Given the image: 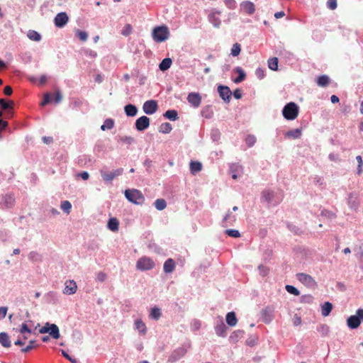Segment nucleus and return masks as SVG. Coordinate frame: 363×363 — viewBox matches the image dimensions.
<instances>
[{"label": "nucleus", "mask_w": 363, "mask_h": 363, "mask_svg": "<svg viewBox=\"0 0 363 363\" xmlns=\"http://www.w3.org/2000/svg\"><path fill=\"white\" fill-rule=\"evenodd\" d=\"M263 197L265 199L266 201L268 202H270L272 201L274 197V192L271 191H264L262 194Z\"/></svg>", "instance_id": "obj_46"}, {"label": "nucleus", "mask_w": 363, "mask_h": 363, "mask_svg": "<svg viewBox=\"0 0 363 363\" xmlns=\"http://www.w3.org/2000/svg\"><path fill=\"white\" fill-rule=\"evenodd\" d=\"M106 279V274L104 272H99L96 276V279L99 281L103 282Z\"/></svg>", "instance_id": "obj_57"}, {"label": "nucleus", "mask_w": 363, "mask_h": 363, "mask_svg": "<svg viewBox=\"0 0 363 363\" xmlns=\"http://www.w3.org/2000/svg\"><path fill=\"white\" fill-rule=\"evenodd\" d=\"M135 325L137 330H138L140 333H143V334L145 333L146 326L142 320H136L135 322Z\"/></svg>", "instance_id": "obj_37"}, {"label": "nucleus", "mask_w": 363, "mask_h": 363, "mask_svg": "<svg viewBox=\"0 0 363 363\" xmlns=\"http://www.w3.org/2000/svg\"><path fill=\"white\" fill-rule=\"evenodd\" d=\"M255 74L258 79H262L265 76L264 70L262 68H257L255 71Z\"/></svg>", "instance_id": "obj_55"}, {"label": "nucleus", "mask_w": 363, "mask_h": 363, "mask_svg": "<svg viewBox=\"0 0 363 363\" xmlns=\"http://www.w3.org/2000/svg\"><path fill=\"white\" fill-rule=\"evenodd\" d=\"M0 105L4 110H8L7 111V116L6 118H11L13 116V112L11 110L13 108L14 102L13 101H9V102H6L4 99H0Z\"/></svg>", "instance_id": "obj_14"}, {"label": "nucleus", "mask_w": 363, "mask_h": 363, "mask_svg": "<svg viewBox=\"0 0 363 363\" xmlns=\"http://www.w3.org/2000/svg\"><path fill=\"white\" fill-rule=\"evenodd\" d=\"M225 233L232 238H239L240 237V233L238 230H227Z\"/></svg>", "instance_id": "obj_50"}, {"label": "nucleus", "mask_w": 363, "mask_h": 363, "mask_svg": "<svg viewBox=\"0 0 363 363\" xmlns=\"http://www.w3.org/2000/svg\"><path fill=\"white\" fill-rule=\"evenodd\" d=\"M28 38L33 41H40L41 35L35 30H29L27 34Z\"/></svg>", "instance_id": "obj_33"}, {"label": "nucleus", "mask_w": 363, "mask_h": 363, "mask_svg": "<svg viewBox=\"0 0 363 363\" xmlns=\"http://www.w3.org/2000/svg\"><path fill=\"white\" fill-rule=\"evenodd\" d=\"M125 196L130 202L137 205H142L145 201L144 196L138 189H127Z\"/></svg>", "instance_id": "obj_2"}, {"label": "nucleus", "mask_w": 363, "mask_h": 363, "mask_svg": "<svg viewBox=\"0 0 363 363\" xmlns=\"http://www.w3.org/2000/svg\"><path fill=\"white\" fill-rule=\"evenodd\" d=\"M114 125V121L113 119L108 118L106 119L104 124L101 126V129L102 130H106V129H111Z\"/></svg>", "instance_id": "obj_36"}, {"label": "nucleus", "mask_w": 363, "mask_h": 363, "mask_svg": "<svg viewBox=\"0 0 363 363\" xmlns=\"http://www.w3.org/2000/svg\"><path fill=\"white\" fill-rule=\"evenodd\" d=\"M188 102L194 108L200 106L201 102V97L199 93L191 92L187 96Z\"/></svg>", "instance_id": "obj_12"}, {"label": "nucleus", "mask_w": 363, "mask_h": 363, "mask_svg": "<svg viewBox=\"0 0 363 363\" xmlns=\"http://www.w3.org/2000/svg\"><path fill=\"white\" fill-rule=\"evenodd\" d=\"M155 267L154 261L147 257H143L140 258L136 263V267L141 271L150 270Z\"/></svg>", "instance_id": "obj_5"}, {"label": "nucleus", "mask_w": 363, "mask_h": 363, "mask_svg": "<svg viewBox=\"0 0 363 363\" xmlns=\"http://www.w3.org/2000/svg\"><path fill=\"white\" fill-rule=\"evenodd\" d=\"M245 142L248 147H252L256 143V138L254 135H249L245 138Z\"/></svg>", "instance_id": "obj_44"}, {"label": "nucleus", "mask_w": 363, "mask_h": 363, "mask_svg": "<svg viewBox=\"0 0 363 363\" xmlns=\"http://www.w3.org/2000/svg\"><path fill=\"white\" fill-rule=\"evenodd\" d=\"M63 293L67 295L74 294L77 290V283L74 280H67L65 283Z\"/></svg>", "instance_id": "obj_11"}, {"label": "nucleus", "mask_w": 363, "mask_h": 363, "mask_svg": "<svg viewBox=\"0 0 363 363\" xmlns=\"http://www.w3.org/2000/svg\"><path fill=\"white\" fill-rule=\"evenodd\" d=\"M333 309V305L330 302H325L322 306L321 314L323 316H328Z\"/></svg>", "instance_id": "obj_29"}, {"label": "nucleus", "mask_w": 363, "mask_h": 363, "mask_svg": "<svg viewBox=\"0 0 363 363\" xmlns=\"http://www.w3.org/2000/svg\"><path fill=\"white\" fill-rule=\"evenodd\" d=\"M164 116L171 121H176L178 119V113L175 110H168L164 114Z\"/></svg>", "instance_id": "obj_31"}, {"label": "nucleus", "mask_w": 363, "mask_h": 363, "mask_svg": "<svg viewBox=\"0 0 363 363\" xmlns=\"http://www.w3.org/2000/svg\"><path fill=\"white\" fill-rule=\"evenodd\" d=\"M241 51V46L239 43H235L231 48V55L233 57H237L240 55Z\"/></svg>", "instance_id": "obj_39"}, {"label": "nucleus", "mask_w": 363, "mask_h": 363, "mask_svg": "<svg viewBox=\"0 0 363 363\" xmlns=\"http://www.w3.org/2000/svg\"><path fill=\"white\" fill-rule=\"evenodd\" d=\"M125 113L128 116H135L138 113V108L133 104H128L124 108Z\"/></svg>", "instance_id": "obj_20"}, {"label": "nucleus", "mask_w": 363, "mask_h": 363, "mask_svg": "<svg viewBox=\"0 0 363 363\" xmlns=\"http://www.w3.org/2000/svg\"><path fill=\"white\" fill-rule=\"evenodd\" d=\"M119 222L116 218H111L108 222V228L113 232L118 230Z\"/></svg>", "instance_id": "obj_24"}, {"label": "nucleus", "mask_w": 363, "mask_h": 363, "mask_svg": "<svg viewBox=\"0 0 363 363\" xmlns=\"http://www.w3.org/2000/svg\"><path fill=\"white\" fill-rule=\"evenodd\" d=\"M218 91L220 96L227 102H229L231 99L232 92L228 86H219L218 87Z\"/></svg>", "instance_id": "obj_13"}, {"label": "nucleus", "mask_w": 363, "mask_h": 363, "mask_svg": "<svg viewBox=\"0 0 363 363\" xmlns=\"http://www.w3.org/2000/svg\"><path fill=\"white\" fill-rule=\"evenodd\" d=\"M238 320L234 312H229L226 315V323L230 326H235Z\"/></svg>", "instance_id": "obj_22"}, {"label": "nucleus", "mask_w": 363, "mask_h": 363, "mask_svg": "<svg viewBox=\"0 0 363 363\" xmlns=\"http://www.w3.org/2000/svg\"><path fill=\"white\" fill-rule=\"evenodd\" d=\"M259 273L262 276L264 277L268 274L269 269L262 265L259 266Z\"/></svg>", "instance_id": "obj_59"}, {"label": "nucleus", "mask_w": 363, "mask_h": 363, "mask_svg": "<svg viewBox=\"0 0 363 363\" xmlns=\"http://www.w3.org/2000/svg\"><path fill=\"white\" fill-rule=\"evenodd\" d=\"M49 326H50V323H47L44 326H43L40 330H39V333H41V334H44V333H48L50 330H49Z\"/></svg>", "instance_id": "obj_56"}, {"label": "nucleus", "mask_w": 363, "mask_h": 363, "mask_svg": "<svg viewBox=\"0 0 363 363\" xmlns=\"http://www.w3.org/2000/svg\"><path fill=\"white\" fill-rule=\"evenodd\" d=\"M234 97L237 99H240L242 96V94L240 89H237L233 92Z\"/></svg>", "instance_id": "obj_62"}, {"label": "nucleus", "mask_w": 363, "mask_h": 363, "mask_svg": "<svg viewBox=\"0 0 363 363\" xmlns=\"http://www.w3.org/2000/svg\"><path fill=\"white\" fill-rule=\"evenodd\" d=\"M32 323L31 321L23 323L22 325H21V328L18 330V332L21 335L31 334L33 333H35V330H32V329L30 328V327L29 325V323ZM36 328L37 327H35V329H36Z\"/></svg>", "instance_id": "obj_18"}, {"label": "nucleus", "mask_w": 363, "mask_h": 363, "mask_svg": "<svg viewBox=\"0 0 363 363\" xmlns=\"http://www.w3.org/2000/svg\"><path fill=\"white\" fill-rule=\"evenodd\" d=\"M172 61L170 58H164L160 64L159 68L162 71L167 70L172 65Z\"/></svg>", "instance_id": "obj_28"}, {"label": "nucleus", "mask_w": 363, "mask_h": 363, "mask_svg": "<svg viewBox=\"0 0 363 363\" xmlns=\"http://www.w3.org/2000/svg\"><path fill=\"white\" fill-rule=\"evenodd\" d=\"M347 203L350 208L354 210H357L359 206L358 198L354 194H350Z\"/></svg>", "instance_id": "obj_16"}, {"label": "nucleus", "mask_w": 363, "mask_h": 363, "mask_svg": "<svg viewBox=\"0 0 363 363\" xmlns=\"http://www.w3.org/2000/svg\"><path fill=\"white\" fill-rule=\"evenodd\" d=\"M84 180H87L89 178V174L87 172H82L77 174Z\"/></svg>", "instance_id": "obj_64"}, {"label": "nucleus", "mask_w": 363, "mask_h": 363, "mask_svg": "<svg viewBox=\"0 0 363 363\" xmlns=\"http://www.w3.org/2000/svg\"><path fill=\"white\" fill-rule=\"evenodd\" d=\"M60 207L62 211L69 214L72 208V204L69 201H64L61 203Z\"/></svg>", "instance_id": "obj_38"}, {"label": "nucleus", "mask_w": 363, "mask_h": 363, "mask_svg": "<svg viewBox=\"0 0 363 363\" xmlns=\"http://www.w3.org/2000/svg\"><path fill=\"white\" fill-rule=\"evenodd\" d=\"M157 108V103L155 100H149L145 101L143 106V111L148 115H151L155 113Z\"/></svg>", "instance_id": "obj_8"}, {"label": "nucleus", "mask_w": 363, "mask_h": 363, "mask_svg": "<svg viewBox=\"0 0 363 363\" xmlns=\"http://www.w3.org/2000/svg\"><path fill=\"white\" fill-rule=\"evenodd\" d=\"M7 307H0V319L4 318L7 313Z\"/></svg>", "instance_id": "obj_61"}, {"label": "nucleus", "mask_w": 363, "mask_h": 363, "mask_svg": "<svg viewBox=\"0 0 363 363\" xmlns=\"http://www.w3.org/2000/svg\"><path fill=\"white\" fill-rule=\"evenodd\" d=\"M202 115L206 118H210L213 116V111L207 107L202 111Z\"/></svg>", "instance_id": "obj_54"}, {"label": "nucleus", "mask_w": 363, "mask_h": 363, "mask_svg": "<svg viewBox=\"0 0 363 363\" xmlns=\"http://www.w3.org/2000/svg\"><path fill=\"white\" fill-rule=\"evenodd\" d=\"M321 215L323 216H325L330 219H333L336 218V215L335 213L328 211V210H323L321 212Z\"/></svg>", "instance_id": "obj_49"}, {"label": "nucleus", "mask_w": 363, "mask_h": 363, "mask_svg": "<svg viewBox=\"0 0 363 363\" xmlns=\"http://www.w3.org/2000/svg\"><path fill=\"white\" fill-rule=\"evenodd\" d=\"M356 160L358 162V167H357V174H361L362 172V167L363 165V161H362V158L360 155H358L356 157Z\"/></svg>", "instance_id": "obj_51"}, {"label": "nucleus", "mask_w": 363, "mask_h": 363, "mask_svg": "<svg viewBox=\"0 0 363 363\" xmlns=\"http://www.w3.org/2000/svg\"><path fill=\"white\" fill-rule=\"evenodd\" d=\"M62 354L67 359L72 363H77V359L72 358L65 350H62Z\"/></svg>", "instance_id": "obj_58"}, {"label": "nucleus", "mask_w": 363, "mask_h": 363, "mask_svg": "<svg viewBox=\"0 0 363 363\" xmlns=\"http://www.w3.org/2000/svg\"><path fill=\"white\" fill-rule=\"evenodd\" d=\"M0 343L4 347H11V341L7 333L4 332L0 333Z\"/></svg>", "instance_id": "obj_23"}, {"label": "nucleus", "mask_w": 363, "mask_h": 363, "mask_svg": "<svg viewBox=\"0 0 363 363\" xmlns=\"http://www.w3.org/2000/svg\"><path fill=\"white\" fill-rule=\"evenodd\" d=\"M241 9L247 14H253L255 11V6L251 1H246L240 4Z\"/></svg>", "instance_id": "obj_15"}, {"label": "nucleus", "mask_w": 363, "mask_h": 363, "mask_svg": "<svg viewBox=\"0 0 363 363\" xmlns=\"http://www.w3.org/2000/svg\"><path fill=\"white\" fill-rule=\"evenodd\" d=\"M216 334L219 336H225V325L223 323H221L219 325L216 327Z\"/></svg>", "instance_id": "obj_40"}, {"label": "nucleus", "mask_w": 363, "mask_h": 363, "mask_svg": "<svg viewBox=\"0 0 363 363\" xmlns=\"http://www.w3.org/2000/svg\"><path fill=\"white\" fill-rule=\"evenodd\" d=\"M100 172H101V175L104 181L111 182L116 177L121 175L123 172V168H119V169H115L114 171H113L111 172H106L101 170Z\"/></svg>", "instance_id": "obj_7"}, {"label": "nucleus", "mask_w": 363, "mask_h": 363, "mask_svg": "<svg viewBox=\"0 0 363 363\" xmlns=\"http://www.w3.org/2000/svg\"><path fill=\"white\" fill-rule=\"evenodd\" d=\"M285 288L286 291L291 294H293L294 296H298L300 294L299 291L294 286L286 285Z\"/></svg>", "instance_id": "obj_42"}, {"label": "nucleus", "mask_w": 363, "mask_h": 363, "mask_svg": "<svg viewBox=\"0 0 363 363\" xmlns=\"http://www.w3.org/2000/svg\"><path fill=\"white\" fill-rule=\"evenodd\" d=\"M69 17L65 12H61L56 15L54 19L55 25L58 28L64 27L68 22Z\"/></svg>", "instance_id": "obj_9"}, {"label": "nucleus", "mask_w": 363, "mask_h": 363, "mask_svg": "<svg viewBox=\"0 0 363 363\" xmlns=\"http://www.w3.org/2000/svg\"><path fill=\"white\" fill-rule=\"evenodd\" d=\"M236 220V216L233 215L232 213L228 212L225 217L223 218V223H225V226L228 225H232Z\"/></svg>", "instance_id": "obj_27"}, {"label": "nucleus", "mask_w": 363, "mask_h": 363, "mask_svg": "<svg viewBox=\"0 0 363 363\" xmlns=\"http://www.w3.org/2000/svg\"><path fill=\"white\" fill-rule=\"evenodd\" d=\"M76 35L79 38V40L83 42L86 41L88 38V34L85 31L77 30L76 31Z\"/></svg>", "instance_id": "obj_43"}, {"label": "nucleus", "mask_w": 363, "mask_h": 363, "mask_svg": "<svg viewBox=\"0 0 363 363\" xmlns=\"http://www.w3.org/2000/svg\"><path fill=\"white\" fill-rule=\"evenodd\" d=\"M4 93L6 96L11 95L13 93V89H12L11 86H5L4 89Z\"/></svg>", "instance_id": "obj_63"}, {"label": "nucleus", "mask_w": 363, "mask_h": 363, "mask_svg": "<svg viewBox=\"0 0 363 363\" xmlns=\"http://www.w3.org/2000/svg\"><path fill=\"white\" fill-rule=\"evenodd\" d=\"M62 96L61 92L59 90H57L55 93V103L56 104L60 103L62 101Z\"/></svg>", "instance_id": "obj_60"}, {"label": "nucleus", "mask_w": 363, "mask_h": 363, "mask_svg": "<svg viewBox=\"0 0 363 363\" xmlns=\"http://www.w3.org/2000/svg\"><path fill=\"white\" fill-rule=\"evenodd\" d=\"M162 313H161V311L160 308H153L151 311V313H150V316L155 319V320H158L160 316H161Z\"/></svg>", "instance_id": "obj_41"}, {"label": "nucleus", "mask_w": 363, "mask_h": 363, "mask_svg": "<svg viewBox=\"0 0 363 363\" xmlns=\"http://www.w3.org/2000/svg\"><path fill=\"white\" fill-rule=\"evenodd\" d=\"M150 125V118L145 116L138 118L135 121V128L139 131L147 129Z\"/></svg>", "instance_id": "obj_10"}, {"label": "nucleus", "mask_w": 363, "mask_h": 363, "mask_svg": "<svg viewBox=\"0 0 363 363\" xmlns=\"http://www.w3.org/2000/svg\"><path fill=\"white\" fill-rule=\"evenodd\" d=\"M35 342V341L33 340H30L28 342V345H27L26 347L21 349V352L23 353H26V352H29L30 350H33V348H35L36 347L34 345Z\"/></svg>", "instance_id": "obj_45"}, {"label": "nucleus", "mask_w": 363, "mask_h": 363, "mask_svg": "<svg viewBox=\"0 0 363 363\" xmlns=\"http://www.w3.org/2000/svg\"><path fill=\"white\" fill-rule=\"evenodd\" d=\"M234 70L236 73L238 74V76L235 79H233V82L235 84L240 83L245 79L246 74L241 67H237Z\"/></svg>", "instance_id": "obj_19"}, {"label": "nucleus", "mask_w": 363, "mask_h": 363, "mask_svg": "<svg viewBox=\"0 0 363 363\" xmlns=\"http://www.w3.org/2000/svg\"><path fill=\"white\" fill-rule=\"evenodd\" d=\"M299 113V108L294 102H289L286 104L282 110V114L285 119L293 121L296 119Z\"/></svg>", "instance_id": "obj_1"}, {"label": "nucleus", "mask_w": 363, "mask_h": 363, "mask_svg": "<svg viewBox=\"0 0 363 363\" xmlns=\"http://www.w3.org/2000/svg\"><path fill=\"white\" fill-rule=\"evenodd\" d=\"M363 320V309H358L357 311L356 315H351L348 318L347 322V325L351 329H355L358 328L361 322Z\"/></svg>", "instance_id": "obj_4"}, {"label": "nucleus", "mask_w": 363, "mask_h": 363, "mask_svg": "<svg viewBox=\"0 0 363 363\" xmlns=\"http://www.w3.org/2000/svg\"><path fill=\"white\" fill-rule=\"evenodd\" d=\"M225 5L229 9H235L236 8V1L235 0H223Z\"/></svg>", "instance_id": "obj_48"}, {"label": "nucleus", "mask_w": 363, "mask_h": 363, "mask_svg": "<svg viewBox=\"0 0 363 363\" xmlns=\"http://www.w3.org/2000/svg\"><path fill=\"white\" fill-rule=\"evenodd\" d=\"M268 67L270 69L276 71L278 69V58L272 57L268 60Z\"/></svg>", "instance_id": "obj_34"}, {"label": "nucleus", "mask_w": 363, "mask_h": 363, "mask_svg": "<svg viewBox=\"0 0 363 363\" xmlns=\"http://www.w3.org/2000/svg\"><path fill=\"white\" fill-rule=\"evenodd\" d=\"M327 6L330 10H335L337 6V0H328Z\"/></svg>", "instance_id": "obj_52"}, {"label": "nucleus", "mask_w": 363, "mask_h": 363, "mask_svg": "<svg viewBox=\"0 0 363 363\" xmlns=\"http://www.w3.org/2000/svg\"><path fill=\"white\" fill-rule=\"evenodd\" d=\"M172 128L169 123H163L160 126V132L162 133H169L171 132Z\"/></svg>", "instance_id": "obj_35"}, {"label": "nucleus", "mask_w": 363, "mask_h": 363, "mask_svg": "<svg viewBox=\"0 0 363 363\" xmlns=\"http://www.w3.org/2000/svg\"><path fill=\"white\" fill-rule=\"evenodd\" d=\"M49 334L54 339H58L60 337V331L57 325L50 324L49 326Z\"/></svg>", "instance_id": "obj_25"}, {"label": "nucleus", "mask_w": 363, "mask_h": 363, "mask_svg": "<svg viewBox=\"0 0 363 363\" xmlns=\"http://www.w3.org/2000/svg\"><path fill=\"white\" fill-rule=\"evenodd\" d=\"M330 79L327 75H321L317 79V84L319 86L325 87L329 84Z\"/></svg>", "instance_id": "obj_30"}, {"label": "nucleus", "mask_w": 363, "mask_h": 363, "mask_svg": "<svg viewBox=\"0 0 363 363\" xmlns=\"http://www.w3.org/2000/svg\"><path fill=\"white\" fill-rule=\"evenodd\" d=\"M297 279L306 285L308 287L311 288H315L317 286L316 281L314 280V279L306 274L304 273H299L296 275Z\"/></svg>", "instance_id": "obj_6"}, {"label": "nucleus", "mask_w": 363, "mask_h": 363, "mask_svg": "<svg viewBox=\"0 0 363 363\" xmlns=\"http://www.w3.org/2000/svg\"><path fill=\"white\" fill-rule=\"evenodd\" d=\"M175 266V262L174 261V259L172 258H169L164 263V272L167 274L172 273L174 270Z\"/></svg>", "instance_id": "obj_17"}, {"label": "nucleus", "mask_w": 363, "mask_h": 363, "mask_svg": "<svg viewBox=\"0 0 363 363\" xmlns=\"http://www.w3.org/2000/svg\"><path fill=\"white\" fill-rule=\"evenodd\" d=\"M51 101V94L46 93L44 95L43 101L40 103V106H44Z\"/></svg>", "instance_id": "obj_53"}, {"label": "nucleus", "mask_w": 363, "mask_h": 363, "mask_svg": "<svg viewBox=\"0 0 363 363\" xmlns=\"http://www.w3.org/2000/svg\"><path fill=\"white\" fill-rule=\"evenodd\" d=\"M169 31L166 26L156 27L152 31V38L157 43L164 42L168 39Z\"/></svg>", "instance_id": "obj_3"}, {"label": "nucleus", "mask_w": 363, "mask_h": 363, "mask_svg": "<svg viewBox=\"0 0 363 363\" xmlns=\"http://www.w3.org/2000/svg\"><path fill=\"white\" fill-rule=\"evenodd\" d=\"M189 166H190V171L193 174L200 172L202 168L201 163L199 162H196V161H191L190 162Z\"/></svg>", "instance_id": "obj_26"}, {"label": "nucleus", "mask_w": 363, "mask_h": 363, "mask_svg": "<svg viewBox=\"0 0 363 363\" xmlns=\"http://www.w3.org/2000/svg\"><path fill=\"white\" fill-rule=\"evenodd\" d=\"M132 32V26L130 24H126L123 30H121V34L125 36L129 35Z\"/></svg>", "instance_id": "obj_47"}, {"label": "nucleus", "mask_w": 363, "mask_h": 363, "mask_svg": "<svg viewBox=\"0 0 363 363\" xmlns=\"http://www.w3.org/2000/svg\"><path fill=\"white\" fill-rule=\"evenodd\" d=\"M155 207L159 210L162 211L167 207L166 201L163 199H158L155 201Z\"/></svg>", "instance_id": "obj_32"}, {"label": "nucleus", "mask_w": 363, "mask_h": 363, "mask_svg": "<svg viewBox=\"0 0 363 363\" xmlns=\"http://www.w3.org/2000/svg\"><path fill=\"white\" fill-rule=\"evenodd\" d=\"M301 135V130L299 128L291 130L285 133V137L288 138L296 139L299 138Z\"/></svg>", "instance_id": "obj_21"}]
</instances>
